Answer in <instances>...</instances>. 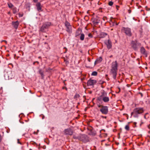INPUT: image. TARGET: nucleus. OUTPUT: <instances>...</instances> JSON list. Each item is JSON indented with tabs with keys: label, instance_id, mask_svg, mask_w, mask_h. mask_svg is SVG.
<instances>
[{
	"label": "nucleus",
	"instance_id": "b1692460",
	"mask_svg": "<svg viewBox=\"0 0 150 150\" xmlns=\"http://www.w3.org/2000/svg\"><path fill=\"white\" fill-rule=\"evenodd\" d=\"M125 129L127 131H128L129 130V125H126L125 126Z\"/></svg>",
	"mask_w": 150,
	"mask_h": 150
},
{
	"label": "nucleus",
	"instance_id": "1a4fd4ad",
	"mask_svg": "<svg viewBox=\"0 0 150 150\" xmlns=\"http://www.w3.org/2000/svg\"><path fill=\"white\" fill-rule=\"evenodd\" d=\"M105 43L108 49H110L112 47V43L110 40L108 39L107 40H105Z\"/></svg>",
	"mask_w": 150,
	"mask_h": 150
},
{
	"label": "nucleus",
	"instance_id": "9d476101",
	"mask_svg": "<svg viewBox=\"0 0 150 150\" xmlns=\"http://www.w3.org/2000/svg\"><path fill=\"white\" fill-rule=\"evenodd\" d=\"M96 82L95 80L90 79L87 82V85L88 86H91L94 85Z\"/></svg>",
	"mask_w": 150,
	"mask_h": 150
},
{
	"label": "nucleus",
	"instance_id": "9b49d317",
	"mask_svg": "<svg viewBox=\"0 0 150 150\" xmlns=\"http://www.w3.org/2000/svg\"><path fill=\"white\" fill-rule=\"evenodd\" d=\"M140 51L141 53L143 54L146 57H147V53L145 49L143 47H141Z\"/></svg>",
	"mask_w": 150,
	"mask_h": 150
},
{
	"label": "nucleus",
	"instance_id": "6ab92c4d",
	"mask_svg": "<svg viewBox=\"0 0 150 150\" xmlns=\"http://www.w3.org/2000/svg\"><path fill=\"white\" fill-rule=\"evenodd\" d=\"M93 23L95 24H96L99 22V20H96L95 19L93 21Z\"/></svg>",
	"mask_w": 150,
	"mask_h": 150
},
{
	"label": "nucleus",
	"instance_id": "e433bc0d",
	"mask_svg": "<svg viewBox=\"0 0 150 150\" xmlns=\"http://www.w3.org/2000/svg\"><path fill=\"white\" fill-rule=\"evenodd\" d=\"M112 57V55H111L110 56V58H111V57Z\"/></svg>",
	"mask_w": 150,
	"mask_h": 150
},
{
	"label": "nucleus",
	"instance_id": "4c0bfd02",
	"mask_svg": "<svg viewBox=\"0 0 150 150\" xmlns=\"http://www.w3.org/2000/svg\"><path fill=\"white\" fill-rule=\"evenodd\" d=\"M34 133L35 134H37L36 133V132H34Z\"/></svg>",
	"mask_w": 150,
	"mask_h": 150
},
{
	"label": "nucleus",
	"instance_id": "79ce46f5",
	"mask_svg": "<svg viewBox=\"0 0 150 150\" xmlns=\"http://www.w3.org/2000/svg\"><path fill=\"white\" fill-rule=\"evenodd\" d=\"M88 59V60L89 61H90V60H89V59Z\"/></svg>",
	"mask_w": 150,
	"mask_h": 150
},
{
	"label": "nucleus",
	"instance_id": "7c9ffc66",
	"mask_svg": "<svg viewBox=\"0 0 150 150\" xmlns=\"http://www.w3.org/2000/svg\"><path fill=\"white\" fill-rule=\"evenodd\" d=\"M103 106V105H98V107H99V108H102V106Z\"/></svg>",
	"mask_w": 150,
	"mask_h": 150
},
{
	"label": "nucleus",
	"instance_id": "473e14b6",
	"mask_svg": "<svg viewBox=\"0 0 150 150\" xmlns=\"http://www.w3.org/2000/svg\"><path fill=\"white\" fill-rule=\"evenodd\" d=\"M101 117L103 118H106V116H102Z\"/></svg>",
	"mask_w": 150,
	"mask_h": 150
},
{
	"label": "nucleus",
	"instance_id": "39448f33",
	"mask_svg": "<svg viewBox=\"0 0 150 150\" xmlns=\"http://www.w3.org/2000/svg\"><path fill=\"white\" fill-rule=\"evenodd\" d=\"M100 110L102 114L106 115L108 111V107L107 106H102Z\"/></svg>",
	"mask_w": 150,
	"mask_h": 150
},
{
	"label": "nucleus",
	"instance_id": "6e6552de",
	"mask_svg": "<svg viewBox=\"0 0 150 150\" xmlns=\"http://www.w3.org/2000/svg\"><path fill=\"white\" fill-rule=\"evenodd\" d=\"M123 30L125 31V33L126 35L129 36H132V34L131 32V29L129 28H123Z\"/></svg>",
	"mask_w": 150,
	"mask_h": 150
},
{
	"label": "nucleus",
	"instance_id": "7ed1b4c3",
	"mask_svg": "<svg viewBox=\"0 0 150 150\" xmlns=\"http://www.w3.org/2000/svg\"><path fill=\"white\" fill-rule=\"evenodd\" d=\"M107 93L104 91L101 93V95L98 98V100L99 101L103 100L104 102H108L109 100V98L106 96Z\"/></svg>",
	"mask_w": 150,
	"mask_h": 150
},
{
	"label": "nucleus",
	"instance_id": "72a5a7b5",
	"mask_svg": "<svg viewBox=\"0 0 150 150\" xmlns=\"http://www.w3.org/2000/svg\"><path fill=\"white\" fill-rule=\"evenodd\" d=\"M33 0L34 2H37L38 1V0Z\"/></svg>",
	"mask_w": 150,
	"mask_h": 150
},
{
	"label": "nucleus",
	"instance_id": "2eb2a0df",
	"mask_svg": "<svg viewBox=\"0 0 150 150\" xmlns=\"http://www.w3.org/2000/svg\"><path fill=\"white\" fill-rule=\"evenodd\" d=\"M12 23L14 27L16 29H17L19 24V23L18 21H16V22H13Z\"/></svg>",
	"mask_w": 150,
	"mask_h": 150
},
{
	"label": "nucleus",
	"instance_id": "4468645a",
	"mask_svg": "<svg viewBox=\"0 0 150 150\" xmlns=\"http://www.w3.org/2000/svg\"><path fill=\"white\" fill-rule=\"evenodd\" d=\"M85 136L83 135H80L79 136H74L73 137L74 139H78L81 140H83L82 138L84 137Z\"/></svg>",
	"mask_w": 150,
	"mask_h": 150
},
{
	"label": "nucleus",
	"instance_id": "423d86ee",
	"mask_svg": "<svg viewBox=\"0 0 150 150\" xmlns=\"http://www.w3.org/2000/svg\"><path fill=\"white\" fill-rule=\"evenodd\" d=\"M64 24L67 28V31L69 33H71L72 32L71 26L70 23L67 21H66Z\"/></svg>",
	"mask_w": 150,
	"mask_h": 150
},
{
	"label": "nucleus",
	"instance_id": "f257e3e1",
	"mask_svg": "<svg viewBox=\"0 0 150 150\" xmlns=\"http://www.w3.org/2000/svg\"><path fill=\"white\" fill-rule=\"evenodd\" d=\"M118 64L117 61L113 62L111 64L110 74L112 75L113 78L115 79L116 77L117 71Z\"/></svg>",
	"mask_w": 150,
	"mask_h": 150
},
{
	"label": "nucleus",
	"instance_id": "5701e85b",
	"mask_svg": "<svg viewBox=\"0 0 150 150\" xmlns=\"http://www.w3.org/2000/svg\"><path fill=\"white\" fill-rule=\"evenodd\" d=\"M97 72L94 71L92 72L91 75L93 76H96L97 75Z\"/></svg>",
	"mask_w": 150,
	"mask_h": 150
},
{
	"label": "nucleus",
	"instance_id": "2f4dec72",
	"mask_svg": "<svg viewBox=\"0 0 150 150\" xmlns=\"http://www.w3.org/2000/svg\"><path fill=\"white\" fill-rule=\"evenodd\" d=\"M2 140V137H1V134H0V142H1V141Z\"/></svg>",
	"mask_w": 150,
	"mask_h": 150
},
{
	"label": "nucleus",
	"instance_id": "a211bd4d",
	"mask_svg": "<svg viewBox=\"0 0 150 150\" xmlns=\"http://www.w3.org/2000/svg\"><path fill=\"white\" fill-rule=\"evenodd\" d=\"M107 35V34L105 33H102L100 34V37L101 38H103Z\"/></svg>",
	"mask_w": 150,
	"mask_h": 150
},
{
	"label": "nucleus",
	"instance_id": "cd10ccee",
	"mask_svg": "<svg viewBox=\"0 0 150 150\" xmlns=\"http://www.w3.org/2000/svg\"><path fill=\"white\" fill-rule=\"evenodd\" d=\"M88 35L89 37L91 38L93 37L91 33L88 34Z\"/></svg>",
	"mask_w": 150,
	"mask_h": 150
},
{
	"label": "nucleus",
	"instance_id": "20e7f679",
	"mask_svg": "<svg viewBox=\"0 0 150 150\" xmlns=\"http://www.w3.org/2000/svg\"><path fill=\"white\" fill-rule=\"evenodd\" d=\"M51 25L50 22H46L43 24L40 29V31L42 32H45L46 30L48 29Z\"/></svg>",
	"mask_w": 150,
	"mask_h": 150
},
{
	"label": "nucleus",
	"instance_id": "ea45409f",
	"mask_svg": "<svg viewBox=\"0 0 150 150\" xmlns=\"http://www.w3.org/2000/svg\"><path fill=\"white\" fill-rule=\"evenodd\" d=\"M134 124L135 125H136V122H134Z\"/></svg>",
	"mask_w": 150,
	"mask_h": 150
},
{
	"label": "nucleus",
	"instance_id": "a19ab883",
	"mask_svg": "<svg viewBox=\"0 0 150 150\" xmlns=\"http://www.w3.org/2000/svg\"><path fill=\"white\" fill-rule=\"evenodd\" d=\"M144 117L145 118H146V117H145V115L144 116Z\"/></svg>",
	"mask_w": 150,
	"mask_h": 150
},
{
	"label": "nucleus",
	"instance_id": "37998d69",
	"mask_svg": "<svg viewBox=\"0 0 150 150\" xmlns=\"http://www.w3.org/2000/svg\"><path fill=\"white\" fill-rule=\"evenodd\" d=\"M108 76L107 75H106V76Z\"/></svg>",
	"mask_w": 150,
	"mask_h": 150
},
{
	"label": "nucleus",
	"instance_id": "f03ea898",
	"mask_svg": "<svg viewBox=\"0 0 150 150\" xmlns=\"http://www.w3.org/2000/svg\"><path fill=\"white\" fill-rule=\"evenodd\" d=\"M144 111V109L143 108H136L133 110V112H131V115H133L135 117H138L139 115L143 113Z\"/></svg>",
	"mask_w": 150,
	"mask_h": 150
},
{
	"label": "nucleus",
	"instance_id": "4be33fe9",
	"mask_svg": "<svg viewBox=\"0 0 150 150\" xmlns=\"http://www.w3.org/2000/svg\"><path fill=\"white\" fill-rule=\"evenodd\" d=\"M8 7L10 8H11L13 7V5L11 3H8Z\"/></svg>",
	"mask_w": 150,
	"mask_h": 150
},
{
	"label": "nucleus",
	"instance_id": "bb28decb",
	"mask_svg": "<svg viewBox=\"0 0 150 150\" xmlns=\"http://www.w3.org/2000/svg\"><path fill=\"white\" fill-rule=\"evenodd\" d=\"M18 15L19 17H22L23 16V13H19Z\"/></svg>",
	"mask_w": 150,
	"mask_h": 150
},
{
	"label": "nucleus",
	"instance_id": "a878e982",
	"mask_svg": "<svg viewBox=\"0 0 150 150\" xmlns=\"http://www.w3.org/2000/svg\"><path fill=\"white\" fill-rule=\"evenodd\" d=\"M79 97V95L78 94H76L74 96V98H78Z\"/></svg>",
	"mask_w": 150,
	"mask_h": 150
},
{
	"label": "nucleus",
	"instance_id": "f8f14e48",
	"mask_svg": "<svg viewBox=\"0 0 150 150\" xmlns=\"http://www.w3.org/2000/svg\"><path fill=\"white\" fill-rule=\"evenodd\" d=\"M36 6L37 7V10L39 12L42 11V6L41 5V4L40 3H37V4H36Z\"/></svg>",
	"mask_w": 150,
	"mask_h": 150
},
{
	"label": "nucleus",
	"instance_id": "412c9836",
	"mask_svg": "<svg viewBox=\"0 0 150 150\" xmlns=\"http://www.w3.org/2000/svg\"><path fill=\"white\" fill-rule=\"evenodd\" d=\"M39 73L41 75L42 78L44 76L43 73L41 69H40L39 70Z\"/></svg>",
	"mask_w": 150,
	"mask_h": 150
},
{
	"label": "nucleus",
	"instance_id": "58836bf2",
	"mask_svg": "<svg viewBox=\"0 0 150 150\" xmlns=\"http://www.w3.org/2000/svg\"><path fill=\"white\" fill-rule=\"evenodd\" d=\"M140 93L141 94V96H142V93Z\"/></svg>",
	"mask_w": 150,
	"mask_h": 150
},
{
	"label": "nucleus",
	"instance_id": "0eeeda50",
	"mask_svg": "<svg viewBox=\"0 0 150 150\" xmlns=\"http://www.w3.org/2000/svg\"><path fill=\"white\" fill-rule=\"evenodd\" d=\"M132 47L135 50H137L138 48L141 46V44L137 42H135L132 41L131 42Z\"/></svg>",
	"mask_w": 150,
	"mask_h": 150
},
{
	"label": "nucleus",
	"instance_id": "ddd939ff",
	"mask_svg": "<svg viewBox=\"0 0 150 150\" xmlns=\"http://www.w3.org/2000/svg\"><path fill=\"white\" fill-rule=\"evenodd\" d=\"M64 133L66 135H71L73 134V132L71 129H68L65 130Z\"/></svg>",
	"mask_w": 150,
	"mask_h": 150
},
{
	"label": "nucleus",
	"instance_id": "393cba45",
	"mask_svg": "<svg viewBox=\"0 0 150 150\" xmlns=\"http://www.w3.org/2000/svg\"><path fill=\"white\" fill-rule=\"evenodd\" d=\"M113 2L112 1H110L108 3V4L110 6H112L113 4Z\"/></svg>",
	"mask_w": 150,
	"mask_h": 150
},
{
	"label": "nucleus",
	"instance_id": "c9c22d12",
	"mask_svg": "<svg viewBox=\"0 0 150 150\" xmlns=\"http://www.w3.org/2000/svg\"><path fill=\"white\" fill-rule=\"evenodd\" d=\"M5 42L6 43L7 42V41H6V40H2V41H1V42Z\"/></svg>",
	"mask_w": 150,
	"mask_h": 150
},
{
	"label": "nucleus",
	"instance_id": "dca6fc26",
	"mask_svg": "<svg viewBox=\"0 0 150 150\" xmlns=\"http://www.w3.org/2000/svg\"><path fill=\"white\" fill-rule=\"evenodd\" d=\"M102 60V58L101 57H100L97 59L95 62V64H96L100 62H101Z\"/></svg>",
	"mask_w": 150,
	"mask_h": 150
},
{
	"label": "nucleus",
	"instance_id": "c756f323",
	"mask_svg": "<svg viewBox=\"0 0 150 150\" xmlns=\"http://www.w3.org/2000/svg\"><path fill=\"white\" fill-rule=\"evenodd\" d=\"M64 49H66V50H65V52H64V53H66L67 52V48L65 47H64Z\"/></svg>",
	"mask_w": 150,
	"mask_h": 150
},
{
	"label": "nucleus",
	"instance_id": "f704fd0d",
	"mask_svg": "<svg viewBox=\"0 0 150 150\" xmlns=\"http://www.w3.org/2000/svg\"><path fill=\"white\" fill-rule=\"evenodd\" d=\"M18 144H21V143H20V142L19 141V139H18Z\"/></svg>",
	"mask_w": 150,
	"mask_h": 150
},
{
	"label": "nucleus",
	"instance_id": "c85d7f7f",
	"mask_svg": "<svg viewBox=\"0 0 150 150\" xmlns=\"http://www.w3.org/2000/svg\"><path fill=\"white\" fill-rule=\"evenodd\" d=\"M8 77L9 78H10L11 79L12 78H13V75H12V76H8Z\"/></svg>",
	"mask_w": 150,
	"mask_h": 150
},
{
	"label": "nucleus",
	"instance_id": "aec40b11",
	"mask_svg": "<svg viewBox=\"0 0 150 150\" xmlns=\"http://www.w3.org/2000/svg\"><path fill=\"white\" fill-rule=\"evenodd\" d=\"M12 10L13 13H16L17 12V8L16 7H13Z\"/></svg>",
	"mask_w": 150,
	"mask_h": 150
},
{
	"label": "nucleus",
	"instance_id": "f3484780",
	"mask_svg": "<svg viewBox=\"0 0 150 150\" xmlns=\"http://www.w3.org/2000/svg\"><path fill=\"white\" fill-rule=\"evenodd\" d=\"M80 38L81 40H83L84 38V35L83 33L81 34Z\"/></svg>",
	"mask_w": 150,
	"mask_h": 150
}]
</instances>
